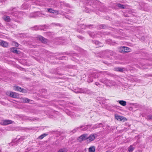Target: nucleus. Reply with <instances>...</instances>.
<instances>
[{"label": "nucleus", "instance_id": "f257e3e1", "mask_svg": "<svg viewBox=\"0 0 152 152\" xmlns=\"http://www.w3.org/2000/svg\"><path fill=\"white\" fill-rule=\"evenodd\" d=\"M100 81L104 83L107 86H111L114 84V83L112 80H110L106 79L104 78L100 80Z\"/></svg>", "mask_w": 152, "mask_h": 152}, {"label": "nucleus", "instance_id": "f03ea898", "mask_svg": "<svg viewBox=\"0 0 152 152\" xmlns=\"http://www.w3.org/2000/svg\"><path fill=\"white\" fill-rule=\"evenodd\" d=\"M5 13H6L8 15L11 14L13 16H15V18L20 19L22 18L23 13V12H12L11 14L9 13L8 12H5Z\"/></svg>", "mask_w": 152, "mask_h": 152}, {"label": "nucleus", "instance_id": "7ed1b4c3", "mask_svg": "<svg viewBox=\"0 0 152 152\" xmlns=\"http://www.w3.org/2000/svg\"><path fill=\"white\" fill-rule=\"evenodd\" d=\"M44 15L40 12H37L31 13L29 16L31 18H36L37 17H43Z\"/></svg>", "mask_w": 152, "mask_h": 152}, {"label": "nucleus", "instance_id": "20e7f679", "mask_svg": "<svg viewBox=\"0 0 152 152\" xmlns=\"http://www.w3.org/2000/svg\"><path fill=\"white\" fill-rule=\"evenodd\" d=\"M7 94L10 97L13 98H17L18 97V93L10 91L7 92Z\"/></svg>", "mask_w": 152, "mask_h": 152}, {"label": "nucleus", "instance_id": "39448f33", "mask_svg": "<svg viewBox=\"0 0 152 152\" xmlns=\"http://www.w3.org/2000/svg\"><path fill=\"white\" fill-rule=\"evenodd\" d=\"M46 25H44L42 26H35L34 27L32 28V29L34 30H45V29H46Z\"/></svg>", "mask_w": 152, "mask_h": 152}, {"label": "nucleus", "instance_id": "423d86ee", "mask_svg": "<svg viewBox=\"0 0 152 152\" xmlns=\"http://www.w3.org/2000/svg\"><path fill=\"white\" fill-rule=\"evenodd\" d=\"M80 141L85 140H88V135L87 134H83L81 135L78 138Z\"/></svg>", "mask_w": 152, "mask_h": 152}, {"label": "nucleus", "instance_id": "0eeeda50", "mask_svg": "<svg viewBox=\"0 0 152 152\" xmlns=\"http://www.w3.org/2000/svg\"><path fill=\"white\" fill-rule=\"evenodd\" d=\"M115 118L120 121L123 120L124 121L127 120V119L124 117L118 115L115 116Z\"/></svg>", "mask_w": 152, "mask_h": 152}, {"label": "nucleus", "instance_id": "6e6552de", "mask_svg": "<svg viewBox=\"0 0 152 152\" xmlns=\"http://www.w3.org/2000/svg\"><path fill=\"white\" fill-rule=\"evenodd\" d=\"M12 122V121L10 120H4L3 121L2 124L4 125H6L11 124Z\"/></svg>", "mask_w": 152, "mask_h": 152}, {"label": "nucleus", "instance_id": "1a4fd4ad", "mask_svg": "<svg viewBox=\"0 0 152 152\" xmlns=\"http://www.w3.org/2000/svg\"><path fill=\"white\" fill-rule=\"evenodd\" d=\"M95 138V135L94 134L90 135L89 137H88V140L87 141L89 142H91L93 141Z\"/></svg>", "mask_w": 152, "mask_h": 152}, {"label": "nucleus", "instance_id": "9d476101", "mask_svg": "<svg viewBox=\"0 0 152 152\" xmlns=\"http://www.w3.org/2000/svg\"><path fill=\"white\" fill-rule=\"evenodd\" d=\"M90 74H91L92 77H93L94 78H97L99 76V73L97 72H93L91 73Z\"/></svg>", "mask_w": 152, "mask_h": 152}, {"label": "nucleus", "instance_id": "9b49d317", "mask_svg": "<svg viewBox=\"0 0 152 152\" xmlns=\"http://www.w3.org/2000/svg\"><path fill=\"white\" fill-rule=\"evenodd\" d=\"M29 7V5L26 3H24L21 6V8L22 10L28 9Z\"/></svg>", "mask_w": 152, "mask_h": 152}, {"label": "nucleus", "instance_id": "f8f14e48", "mask_svg": "<svg viewBox=\"0 0 152 152\" xmlns=\"http://www.w3.org/2000/svg\"><path fill=\"white\" fill-rule=\"evenodd\" d=\"M136 144L137 143H134L133 145H130L128 148V151L129 152H132L134 150L135 148L134 147H133V146H135Z\"/></svg>", "mask_w": 152, "mask_h": 152}, {"label": "nucleus", "instance_id": "ddd939ff", "mask_svg": "<svg viewBox=\"0 0 152 152\" xmlns=\"http://www.w3.org/2000/svg\"><path fill=\"white\" fill-rule=\"evenodd\" d=\"M38 38L43 43H45L47 42V39L41 36H39Z\"/></svg>", "mask_w": 152, "mask_h": 152}, {"label": "nucleus", "instance_id": "4468645a", "mask_svg": "<svg viewBox=\"0 0 152 152\" xmlns=\"http://www.w3.org/2000/svg\"><path fill=\"white\" fill-rule=\"evenodd\" d=\"M14 88L15 91H20L21 92H23V91L24 90V89L18 86H14Z\"/></svg>", "mask_w": 152, "mask_h": 152}, {"label": "nucleus", "instance_id": "2eb2a0df", "mask_svg": "<svg viewBox=\"0 0 152 152\" xmlns=\"http://www.w3.org/2000/svg\"><path fill=\"white\" fill-rule=\"evenodd\" d=\"M88 90L87 88H83V89H81L79 90V91H78V92H80V93H87L88 92Z\"/></svg>", "mask_w": 152, "mask_h": 152}, {"label": "nucleus", "instance_id": "dca6fc26", "mask_svg": "<svg viewBox=\"0 0 152 152\" xmlns=\"http://www.w3.org/2000/svg\"><path fill=\"white\" fill-rule=\"evenodd\" d=\"M0 44L1 45L4 47H7L8 45V43L3 41H0Z\"/></svg>", "mask_w": 152, "mask_h": 152}, {"label": "nucleus", "instance_id": "f3484780", "mask_svg": "<svg viewBox=\"0 0 152 152\" xmlns=\"http://www.w3.org/2000/svg\"><path fill=\"white\" fill-rule=\"evenodd\" d=\"M117 102H118L119 104H120L121 105L123 106H125L126 105V101L124 100H118L117 101Z\"/></svg>", "mask_w": 152, "mask_h": 152}, {"label": "nucleus", "instance_id": "a211bd4d", "mask_svg": "<svg viewBox=\"0 0 152 152\" xmlns=\"http://www.w3.org/2000/svg\"><path fill=\"white\" fill-rule=\"evenodd\" d=\"M11 50L14 53H16V54H19L20 51L17 50L16 48L14 47L12 48H11Z\"/></svg>", "mask_w": 152, "mask_h": 152}, {"label": "nucleus", "instance_id": "6ab92c4d", "mask_svg": "<svg viewBox=\"0 0 152 152\" xmlns=\"http://www.w3.org/2000/svg\"><path fill=\"white\" fill-rule=\"evenodd\" d=\"M107 53L111 56H114L115 54V52L110 50L107 51Z\"/></svg>", "mask_w": 152, "mask_h": 152}, {"label": "nucleus", "instance_id": "aec40b11", "mask_svg": "<svg viewBox=\"0 0 152 152\" xmlns=\"http://www.w3.org/2000/svg\"><path fill=\"white\" fill-rule=\"evenodd\" d=\"M48 12L51 13H58V11L56 10H54L51 8H49L48 9Z\"/></svg>", "mask_w": 152, "mask_h": 152}, {"label": "nucleus", "instance_id": "412c9836", "mask_svg": "<svg viewBox=\"0 0 152 152\" xmlns=\"http://www.w3.org/2000/svg\"><path fill=\"white\" fill-rule=\"evenodd\" d=\"M93 77H92L91 76V74H89V77L87 81L88 83H90L91 82H92L93 81Z\"/></svg>", "mask_w": 152, "mask_h": 152}, {"label": "nucleus", "instance_id": "4be33fe9", "mask_svg": "<svg viewBox=\"0 0 152 152\" xmlns=\"http://www.w3.org/2000/svg\"><path fill=\"white\" fill-rule=\"evenodd\" d=\"M48 135V134H46V133H44L42 135H41L40 136H39L38 138V139L42 140V139L44 137H46Z\"/></svg>", "mask_w": 152, "mask_h": 152}, {"label": "nucleus", "instance_id": "5701e85b", "mask_svg": "<svg viewBox=\"0 0 152 152\" xmlns=\"http://www.w3.org/2000/svg\"><path fill=\"white\" fill-rule=\"evenodd\" d=\"M22 100L23 102L24 103H29L31 100L27 98H22Z\"/></svg>", "mask_w": 152, "mask_h": 152}, {"label": "nucleus", "instance_id": "b1692460", "mask_svg": "<svg viewBox=\"0 0 152 152\" xmlns=\"http://www.w3.org/2000/svg\"><path fill=\"white\" fill-rule=\"evenodd\" d=\"M89 152H94L95 148L94 146L90 147L88 149Z\"/></svg>", "mask_w": 152, "mask_h": 152}, {"label": "nucleus", "instance_id": "393cba45", "mask_svg": "<svg viewBox=\"0 0 152 152\" xmlns=\"http://www.w3.org/2000/svg\"><path fill=\"white\" fill-rule=\"evenodd\" d=\"M3 19L5 21L8 22H10V18L9 16L4 17L3 18Z\"/></svg>", "mask_w": 152, "mask_h": 152}, {"label": "nucleus", "instance_id": "a878e982", "mask_svg": "<svg viewBox=\"0 0 152 152\" xmlns=\"http://www.w3.org/2000/svg\"><path fill=\"white\" fill-rule=\"evenodd\" d=\"M88 34L92 37L93 38L95 37V34L94 32L91 31H88Z\"/></svg>", "mask_w": 152, "mask_h": 152}, {"label": "nucleus", "instance_id": "bb28decb", "mask_svg": "<svg viewBox=\"0 0 152 152\" xmlns=\"http://www.w3.org/2000/svg\"><path fill=\"white\" fill-rule=\"evenodd\" d=\"M115 70L119 72H123L124 68H120V67H118L115 68Z\"/></svg>", "mask_w": 152, "mask_h": 152}, {"label": "nucleus", "instance_id": "cd10ccee", "mask_svg": "<svg viewBox=\"0 0 152 152\" xmlns=\"http://www.w3.org/2000/svg\"><path fill=\"white\" fill-rule=\"evenodd\" d=\"M116 5L121 9H124L125 7V6L124 5L120 3L117 4Z\"/></svg>", "mask_w": 152, "mask_h": 152}, {"label": "nucleus", "instance_id": "c85d7f7f", "mask_svg": "<svg viewBox=\"0 0 152 152\" xmlns=\"http://www.w3.org/2000/svg\"><path fill=\"white\" fill-rule=\"evenodd\" d=\"M124 50L125 51L124 52L128 53L131 51V49L129 48L125 47Z\"/></svg>", "mask_w": 152, "mask_h": 152}, {"label": "nucleus", "instance_id": "c756f323", "mask_svg": "<svg viewBox=\"0 0 152 152\" xmlns=\"http://www.w3.org/2000/svg\"><path fill=\"white\" fill-rule=\"evenodd\" d=\"M146 118L148 120L152 121V115H148Z\"/></svg>", "mask_w": 152, "mask_h": 152}, {"label": "nucleus", "instance_id": "7c9ffc66", "mask_svg": "<svg viewBox=\"0 0 152 152\" xmlns=\"http://www.w3.org/2000/svg\"><path fill=\"white\" fill-rule=\"evenodd\" d=\"M91 127V125H88L86 126L84 128L82 129V130L83 131L86 130L87 129H88V128H90Z\"/></svg>", "mask_w": 152, "mask_h": 152}, {"label": "nucleus", "instance_id": "2f4dec72", "mask_svg": "<svg viewBox=\"0 0 152 152\" xmlns=\"http://www.w3.org/2000/svg\"><path fill=\"white\" fill-rule=\"evenodd\" d=\"M106 42L107 43H108L110 45H113V42H112V40L110 39H108L106 40Z\"/></svg>", "mask_w": 152, "mask_h": 152}, {"label": "nucleus", "instance_id": "473e14b6", "mask_svg": "<svg viewBox=\"0 0 152 152\" xmlns=\"http://www.w3.org/2000/svg\"><path fill=\"white\" fill-rule=\"evenodd\" d=\"M124 48H125V47L123 46L120 47V49H119V52H124Z\"/></svg>", "mask_w": 152, "mask_h": 152}, {"label": "nucleus", "instance_id": "72a5a7b5", "mask_svg": "<svg viewBox=\"0 0 152 152\" xmlns=\"http://www.w3.org/2000/svg\"><path fill=\"white\" fill-rule=\"evenodd\" d=\"M93 42H94V43L96 45H99V47L102 46H101L100 45L101 44V43L99 41H93Z\"/></svg>", "mask_w": 152, "mask_h": 152}, {"label": "nucleus", "instance_id": "f704fd0d", "mask_svg": "<svg viewBox=\"0 0 152 152\" xmlns=\"http://www.w3.org/2000/svg\"><path fill=\"white\" fill-rule=\"evenodd\" d=\"M83 126H80V127H78L77 128H75V129H74L72 131V132L73 133H74V132H75L78 129H80L83 128Z\"/></svg>", "mask_w": 152, "mask_h": 152}, {"label": "nucleus", "instance_id": "c9c22d12", "mask_svg": "<svg viewBox=\"0 0 152 152\" xmlns=\"http://www.w3.org/2000/svg\"><path fill=\"white\" fill-rule=\"evenodd\" d=\"M13 44L14 45V46L16 47H18L19 45V44L16 42H13Z\"/></svg>", "mask_w": 152, "mask_h": 152}, {"label": "nucleus", "instance_id": "e433bc0d", "mask_svg": "<svg viewBox=\"0 0 152 152\" xmlns=\"http://www.w3.org/2000/svg\"><path fill=\"white\" fill-rule=\"evenodd\" d=\"M102 124L101 123H99V124H98V126H93V127H92V128L93 129H96L97 128L99 127H100V125H102Z\"/></svg>", "mask_w": 152, "mask_h": 152}, {"label": "nucleus", "instance_id": "4c0bfd02", "mask_svg": "<svg viewBox=\"0 0 152 152\" xmlns=\"http://www.w3.org/2000/svg\"><path fill=\"white\" fill-rule=\"evenodd\" d=\"M106 27V25H102L100 26V28H101L105 29Z\"/></svg>", "mask_w": 152, "mask_h": 152}, {"label": "nucleus", "instance_id": "58836bf2", "mask_svg": "<svg viewBox=\"0 0 152 152\" xmlns=\"http://www.w3.org/2000/svg\"><path fill=\"white\" fill-rule=\"evenodd\" d=\"M66 151L65 149H61L58 152H66Z\"/></svg>", "mask_w": 152, "mask_h": 152}, {"label": "nucleus", "instance_id": "ea45409f", "mask_svg": "<svg viewBox=\"0 0 152 152\" xmlns=\"http://www.w3.org/2000/svg\"><path fill=\"white\" fill-rule=\"evenodd\" d=\"M95 84L99 87H100L101 86V84L98 82H95Z\"/></svg>", "mask_w": 152, "mask_h": 152}, {"label": "nucleus", "instance_id": "a19ab883", "mask_svg": "<svg viewBox=\"0 0 152 152\" xmlns=\"http://www.w3.org/2000/svg\"><path fill=\"white\" fill-rule=\"evenodd\" d=\"M25 139V138L24 137H22L20 138L18 140V142H19L20 141H22L23 140H24Z\"/></svg>", "mask_w": 152, "mask_h": 152}, {"label": "nucleus", "instance_id": "79ce46f5", "mask_svg": "<svg viewBox=\"0 0 152 152\" xmlns=\"http://www.w3.org/2000/svg\"><path fill=\"white\" fill-rule=\"evenodd\" d=\"M77 37L79 38L80 39H81L84 40V38L81 36H78Z\"/></svg>", "mask_w": 152, "mask_h": 152}, {"label": "nucleus", "instance_id": "37998d69", "mask_svg": "<svg viewBox=\"0 0 152 152\" xmlns=\"http://www.w3.org/2000/svg\"><path fill=\"white\" fill-rule=\"evenodd\" d=\"M86 27L87 26H86L84 24H83V25H82V26H81V28L82 29H85Z\"/></svg>", "mask_w": 152, "mask_h": 152}, {"label": "nucleus", "instance_id": "c03bdc74", "mask_svg": "<svg viewBox=\"0 0 152 152\" xmlns=\"http://www.w3.org/2000/svg\"><path fill=\"white\" fill-rule=\"evenodd\" d=\"M65 58V57H64V56H62V57H60L59 59L60 60H62V59H64V58Z\"/></svg>", "mask_w": 152, "mask_h": 152}, {"label": "nucleus", "instance_id": "a18cd8bd", "mask_svg": "<svg viewBox=\"0 0 152 152\" xmlns=\"http://www.w3.org/2000/svg\"><path fill=\"white\" fill-rule=\"evenodd\" d=\"M54 73L56 74H59L60 75H62L63 74H60L59 73H58V72H54Z\"/></svg>", "mask_w": 152, "mask_h": 152}, {"label": "nucleus", "instance_id": "49530a36", "mask_svg": "<svg viewBox=\"0 0 152 152\" xmlns=\"http://www.w3.org/2000/svg\"><path fill=\"white\" fill-rule=\"evenodd\" d=\"M79 91H79H76V93H80V92H78Z\"/></svg>", "mask_w": 152, "mask_h": 152}, {"label": "nucleus", "instance_id": "de8ad7c7", "mask_svg": "<svg viewBox=\"0 0 152 152\" xmlns=\"http://www.w3.org/2000/svg\"><path fill=\"white\" fill-rule=\"evenodd\" d=\"M28 120H31V121H32V120H33V119H30V118H28Z\"/></svg>", "mask_w": 152, "mask_h": 152}, {"label": "nucleus", "instance_id": "09e8293b", "mask_svg": "<svg viewBox=\"0 0 152 152\" xmlns=\"http://www.w3.org/2000/svg\"><path fill=\"white\" fill-rule=\"evenodd\" d=\"M103 63H104V64H107V63L106 62H103Z\"/></svg>", "mask_w": 152, "mask_h": 152}]
</instances>
